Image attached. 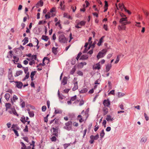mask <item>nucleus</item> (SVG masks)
I'll use <instances>...</instances> for the list:
<instances>
[{
	"label": "nucleus",
	"mask_w": 149,
	"mask_h": 149,
	"mask_svg": "<svg viewBox=\"0 0 149 149\" xmlns=\"http://www.w3.org/2000/svg\"><path fill=\"white\" fill-rule=\"evenodd\" d=\"M55 15H51V13L48 12L47 14H46L45 15V17L46 19L49 18Z\"/></svg>",
	"instance_id": "nucleus-18"
},
{
	"label": "nucleus",
	"mask_w": 149,
	"mask_h": 149,
	"mask_svg": "<svg viewBox=\"0 0 149 149\" xmlns=\"http://www.w3.org/2000/svg\"><path fill=\"white\" fill-rule=\"evenodd\" d=\"M16 84V86L18 88H22L23 84L20 81H16L15 82Z\"/></svg>",
	"instance_id": "nucleus-9"
},
{
	"label": "nucleus",
	"mask_w": 149,
	"mask_h": 149,
	"mask_svg": "<svg viewBox=\"0 0 149 149\" xmlns=\"http://www.w3.org/2000/svg\"><path fill=\"white\" fill-rule=\"evenodd\" d=\"M10 95L9 93H7L5 95V97L7 100L8 101L10 97Z\"/></svg>",
	"instance_id": "nucleus-21"
},
{
	"label": "nucleus",
	"mask_w": 149,
	"mask_h": 149,
	"mask_svg": "<svg viewBox=\"0 0 149 149\" xmlns=\"http://www.w3.org/2000/svg\"><path fill=\"white\" fill-rule=\"evenodd\" d=\"M55 9L54 8H53L52 9H51L50 10V12H49V13H51V15H55L54 14L53 12L55 11Z\"/></svg>",
	"instance_id": "nucleus-42"
},
{
	"label": "nucleus",
	"mask_w": 149,
	"mask_h": 149,
	"mask_svg": "<svg viewBox=\"0 0 149 149\" xmlns=\"http://www.w3.org/2000/svg\"><path fill=\"white\" fill-rule=\"evenodd\" d=\"M77 117L79 120V122L80 123H81L83 121V120L82 118V116L81 115H79Z\"/></svg>",
	"instance_id": "nucleus-31"
},
{
	"label": "nucleus",
	"mask_w": 149,
	"mask_h": 149,
	"mask_svg": "<svg viewBox=\"0 0 149 149\" xmlns=\"http://www.w3.org/2000/svg\"><path fill=\"white\" fill-rule=\"evenodd\" d=\"M76 70V69L74 67V68H73L70 71V74H73L75 72Z\"/></svg>",
	"instance_id": "nucleus-38"
},
{
	"label": "nucleus",
	"mask_w": 149,
	"mask_h": 149,
	"mask_svg": "<svg viewBox=\"0 0 149 149\" xmlns=\"http://www.w3.org/2000/svg\"><path fill=\"white\" fill-rule=\"evenodd\" d=\"M53 132L54 133L53 135H54L56 136H57L58 134V130L56 128L54 127L53 128Z\"/></svg>",
	"instance_id": "nucleus-14"
},
{
	"label": "nucleus",
	"mask_w": 149,
	"mask_h": 149,
	"mask_svg": "<svg viewBox=\"0 0 149 149\" xmlns=\"http://www.w3.org/2000/svg\"><path fill=\"white\" fill-rule=\"evenodd\" d=\"M77 78L75 77L74 79V86L72 88V90L75 91L78 88L77 82Z\"/></svg>",
	"instance_id": "nucleus-8"
},
{
	"label": "nucleus",
	"mask_w": 149,
	"mask_h": 149,
	"mask_svg": "<svg viewBox=\"0 0 149 149\" xmlns=\"http://www.w3.org/2000/svg\"><path fill=\"white\" fill-rule=\"evenodd\" d=\"M93 69H100V64L99 63H98L94 65L93 66Z\"/></svg>",
	"instance_id": "nucleus-11"
},
{
	"label": "nucleus",
	"mask_w": 149,
	"mask_h": 149,
	"mask_svg": "<svg viewBox=\"0 0 149 149\" xmlns=\"http://www.w3.org/2000/svg\"><path fill=\"white\" fill-rule=\"evenodd\" d=\"M124 9L125 11V12H127L128 14H131V12L129 10H127V9H126L125 8H124Z\"/></svg>",
	"instance_id": "nucleus-58"
},
{
	"label": "nucleus",
	"mask_w": 149,
	"mask_h": 149,
	"mask_svg": "<svg viewBox=\"0 0 149 149\" xmlns=\"http://www.w3.org/2000/svg\"><path fill=\"white\" fill-rule=\"evenodd\" d=\"M114 90H112L109 93L108 95H109L110 94H111L114 95L115 94L114 93Z\"/></svg>",
	"instance_id": "nucleus-56"
},
{
	"label": "nucleus",
	"mask_w": 149,
	"mask_h": 149,
	"mask_svg": "<svg viewBox=\"0 0 149 149\" xmlns=\"http://www.w3.org/2000/svg\"><path fill=\"white\" fill-rule=\"evenodd\" d=\"M36 73V71H34L32 72L31 74V80L33 81V77L34 75H35V74Z\"/></svg>",
	"instance_id": "nucleus-20"
},
{
	"label": "nucleus",
	"mask_w": 149,
	"mask_h": 149,
	"mask_svg": "<svg viewBox=\"0 0 149 149\" xmlns=\"http://www.w3.org/2000/svg\"><path fill=\"white\" fill-rule=\"evenodd\" d=\"M26 74L25 75V76L24 78L22 80L23 81H24L26 79H28L29 77V73H27V74Z\"/></svg>",
	"instance_id": "nucleus-37"
},
{
	"label": "nucleus",
	"mask_w": 149,
	"mask_h": 149,
	"mask_svg": "<svg viewBox=\"0 0 149 149\" xmlns=\"http://www.w3.org/2000/svg\"><path fill=\"white\" fill-rule=\"evenodd\" d=\"M22 73H23V72L22 71L20 70V71H17L16 73L15 76V77L18 76L19 75L22 74Z\"/></svg>",
	"instance_id": "nucleus-23"
},
{
	"label": "nucleus",
	"mask_w": 149,
	"mask_h": 149,
	"mask_svg": "<svg viewBox=\"0 0 149 149\" xmlns=\"http://www.w3.org/2000/svg\"><path fill=\"white\" fill-rule=\"evenodd\" d=\"M4 72V69L3 68H0V76H3V75Z\"/></svg>",
	"instance_id": "nucleus-24"
},
{
	"label": "nucleus",
	"mask_w": 149,
	"mask_h": 149,
	"mask_svg": "<svg viewBox=\"0 0 149 149\" xmlns=\"http://www.w3.org/2000/svg\"><path fill=\"white\" fill-rule=\"evenodd\" d=\"M88 91V90L86 88H84L80 91V92L81 93H85L86 92Z\"/></svg>",
	"instance_id": "nucleus-30"
},
{
	"label": "nucleus",
	"mask_w": 149,
	"mask_h": 149,
	"mask_svg": "<svg viewBox=\"0 0 149 149\" xmlns=\"http://www.w3.org/2000/svg\"><path fill=\"white\" fill-rule=\"evenodd\" d=\"M120 60V57L118 56H117L116 60L115 61V63L116 64L118 63L119 62Z\"/></svg>",
	"instance_id": "nucleus-47"
},
{
	"label": "nucleus",
	"mask_w": 149,
	"mask_h": 149,
	"mask_svg": "<svg viewBox=\"0 0 149 149\" xmlns=\"http://www.w3.org/2000/svg\"><path fill=\"white\" fill-rule=\"evenodd\" d=\"M118 6L119 8L121 9H122L123 8H125L123 4H121L120 3L118 4Z\"/></svg>",
	"instance_id": "nucleus-41"
},
{
	"label": "nucleus",
	"mask_w": 149,
	"mask_h": 149,
	"mask_svg": "<svg viewBox=\"0 0 149 149\" xmlns=\"http://www.w3.org/2000/svg\"><path fill=\"white\" fill-rule=\"evenodd\" d=\"M84 103V101L82 100H81L80 102L79 103V105L80 106H81L83 105Z\"/></svg>",
	"instance_id": "nucleus-54"
},
{
	"label": "nucleus",
	"mask_w": 149,
	"mask_h": 149,
	"mask_svg": "<svg viewBox=\"0 0 149 149\" xmlns=\"http://www.w3.org/2000/svg\"><path fill=\"white\" fill-rule=\"evenodd\" d=\"M111 116L110 115L107 116V117L106 118V120L107 121H109L111 120Z\"/></svg>",
	"instance_id": "nucleus-39"
},
{
	"label": "nucleus",
	"mask_w": 149,
	"mask_h": 149,
	"mask_svg": "<svg viewBox=\"0 0 149 149\" xmlns=\"http://www.w3.org/2000/svg\"><path fill=\"white\" fill-rule=\"evenodd\" d=\"M17 99H18V98L17 97V96L15 95H14L13 97V100L14 101H15V100H17Z\"/></svg>",
	"instance_id": "nucleus-57"
},
{
	"label": "nucleus",
	"mask_w": 149,
	"mask_h": 149,
	"mask_svg": "<svg viewBox=\"0 0 149 149\" xmlns=\"http://www.w3.org/2000/svg\"><path fill=\"white\" fill-rule=\"evenodd\" d=\"M119 29L124 30L125 29V27L119 26Z\"/></svg>",
	"instance_id": "nucleus-53"
},
{
	"label": "nucleus",
	"mask_w": 149,
	"mask_h": 149,
	"mask_svg": "<svg viewBox=\"0 0 149 149\" xmlns=\"http://www.w3.org/2000/svg\"><path fill=\"white\" fill-rule=\"evenodd\" d=\"M23 68L24 69V72L25 74L29 73V72H28L29 69L28 67L24 68Z\"/></svg>",
	"instance_id": "nucleus-40"
},
{
	"label": "nucleus",
	"mask_w": 149,
	"mask_h": 149,
	"mask_svg": "<svg viewBox=\"0 0 149 149\" xmlns=\"http://www.w3.org/2000/svg\"><path fill=\"white\" fill-rule=\"evenodd\" d=\"M111 130V128L110 127H108L106 129V131L107 132H109Z\"/></svg>",
	"instance_id": "nucleus-64"
},
{
	"label": "nucleus",
	"mask_w": 149,
	"mask_h": 149,
	"mask_svg": "<svg viewBox=\"0 0 149 149\" xmlns=\"http://www.w3.org/2000/svg\"><path fill=\"white\" fill-rule=\"evenodd\" d=\"M85 24L86 22L84 21H81L80 22L78 23V24H79L81 26L84 25Z\"/></svg>",
	"instance_id": "nucleus-28"
},
{
	"label": "nucleus",
	"mask_w": 149,
	"mask_h": 149,
	"mask_svg": "<svg viewBox=\"0 0 149 149\" xmlns=\"http://www.w3.org/2000/svg\"><path fill=\"white\" fill-rule=\"evenodd\" d=\"M53 52L55 54H56L57 53V48L53 47L52 49Z\"/></svg>",
	"instance_id": "nucleus-32"
},
{
	"label": "nucleus",
	"mask_w": 149,
	"mask_h": 149,
	"mask_svg": "<svg viewBox=\"0 0 149 149\" xmlns=\"http://www.w3.org/2000/svg\"><path fill=\"white\" fill-rule=\"evenodd\" d=\"M22 41H24L23 45H24L27 43L29 41L28 38L27 37H25L24 39Z\"/></svg>",
	"instance_id": "nucleus-22"
},
{
	"label": "nucleus",
	"mask_w": 149,
	"mask_h": 149,
	"mask_svg": "<svg viewBox=\"0 0 149 149\" xmlns=\"http://www.w3.org/2000/svg\"><path fill=\"white\" fill-rule=\"evenodd\" d=\"M107 50L106 49H103L102 51L100 52L97 55V57L98 59L100 58L103 57L106 54Z\"/></svg>",
	"instance_id": "nucleus-2"
},
{
	"label": "nucleus",
	"mask_w": 149,
	"mask_h": 149,
	"mask_svg": "<svg viewBox=\"0 0 149 149\" xmlns=\"http://www.w3.org/2000/svg\"><path fill=\"white\" fill-rule=\"evenodd\" d=\"M105 2V6H104V8H107V7H108V4L107 1H104Z\"/></svg>",
	"instance_id": "nucleus-60"
},
{
	"label": "nucleus",
	"mask_w": 149,
	"mask_h": 149,
	"mask_svg": "<svg viewBox=\"0 0 149 149\" xmlns=\"http://www.w3.org/2000/svg\"><path fill=\"white\" fill-rule=\"evenodd\" d=\"M96 42L95 41H94L93 43L91 45H89V46L91 47L92 49H93L95 47V45L96 44Z\"/></svg>",
	"instance_id": "nucleus-34"
},
{
	"label": "nucleus",
	"mask_w": 149,
	"mask_h": 149,
	"mask_svg": "<svg viewBox=\"0 0 149 149\" xmlns=\"http://www.w3.org/2000/svg\"><path fill=\"white\" fill-rule=\"evenodd\" d=\"M21 143L22 145V149H25L26 148V146L25 145L23 142H21Z\"/></svg>",
	"instance_id": "nucleus-45"
},
{
	"label": "nucleus",
	"mask_w": 149,
	"mask_h": 149,
	"mask_svg": "<svg viewBox=\"0 0 149 149\" xmlns=\"http://www.w3.org/2000/svg\"><path fill=\"white\" fill-rule=\"evenodd\" d=\"M58 40L61 43H65L67 42V40L63 34L60 35L59 36Z\"/></svg>",
	"instance_id": "nucleus-3"
},
{
	"label": "nucleus",
	"mask_w": 149,
	"mask_h": 149,
	"mask_svg": "<svg viewBox=\"0 0 149 149\" xmlns=\"http://www.w3.org/2000/svg\"><path fill=\"white\" fill-rule=\"evenodd\" d=\"M20 120L23 123H25L27 121L26 120L25 118L24 117H21Z\"/></svg>",
	"instance_id": "nucleus-35"
},
{
	"label": "nucleus",
	"mask_w": 149,
	"mask_h": 149,
	"mask_svg": "<svg viewBox=\"0 0 149 149\" xmlns=\"http://www.w3.org/2000/svg\"><path fill=\"white\" fill-rule=\"evenodd\" d=\"M144 116L146 120L147 121L148 120H149V118L146 114L145 113H144Z\"/></svg>",
	"instance_id": "nucleus-55"
},
{
	"label": "nucleus",
	"mask_w": 149,
	"mask_h": 149,
	"mask_svg": "<svg viewBox=\"0 0 149 149\" xmlns=\"http://www.w3.org/2000/svg\"><path fill=\"white\" fill-rule=\"evenodd\" d=\"M125 94L124 93L118 92V96L119 97H121L124 96Z\"/></svg>",
	"instance_id": "nucleus-27"
},
{
	"label": "nucleus",
	"mask_w": 149,
	"mask_h": 149,
	"mask_svg": "<svg viewBox=\"0 0 149 149\" xmlns=\"http://www.w3.org/2000/svg\"><path fill=\"white\" fill-rule=\"evenodd\" d=\"M13 130L14 132L15 133L17 136H19V134L18 133L17 131L15 129H13Z\"/></svg>",
	"instance_id": "nucleus-50"
},
{
	"label": "nucleus",
	"mask_w": 149,
	"mask_h": 149,
	"mask_svg": "<svg viewBox=\"0 0 149 149\" xmlns=\"http://www.w3.org/2000/svg\"><path fill=\"white\" fill-rule=\"evenodd\" d=\"M104 113L103 115H105L107 114L108 112V109L105 107H104L103 109Z\"/></svg>",
	"instance_id": "nucleus-15"
},
{
	"label": "nucleus",
	"mask_w": 149,
	"mask_h": 149,
	"mask_svg": "<svg viewBox=\"0 0 149 149\" xmlns=\"http://www.w3.org/2000/svg\"><path fill=\"white\" fill-rule=\"evenodd\" d=\"M46 109V107L45 106H43L42 107V111H45Z\"/></svg>",
	"instance_id": "nucleus-51"
},
{
	"label": "nucleus",
	"mask_w": 149,
	"mask_h": 149,
	"mask_svg": "<svg viewBox=\"0 0 149 149\" xmlns=\"http://www.w3.org/2000/svg\"><path fill=\"white\" fill-rule=\"evenodd\" d=\"M72 123L71 121H68L65 124V126L63 127V128L68 131L70 130L72 128Z\"/></svg>",
	"instance_id": "nucleus-4"
},
{
	"label": "nucleus",
	"mask_w": 149,
	"mask_h": 149,
	"mask_svg": "<svg viewBox=\"0 0 149 149\" xmlns=\"http://www.w3.org/2000/svg\"><path fill=\"white\" fill-rule=\"evenodd\" d=\"M35 62L34 61V60H32V61L29 62V64L30 65H33V64H35Z\"/></svg>",
	"instance_id": "nucleus-59"
},
{
	"label": "nucleus",
	"mask_w": 149,
	"mask_h": 149,
	"mask_svg": "<svg viewBox=\"0 0 149 149\" xmlns=\"http://www.w3.org/2000/svg\"><path fill=\"white\" fill-rule=\"evenodd\" d=\"M21 107L22 108L24 107L25 106V103L24 102H22L21 104Z\"/></svg>",
	"instance_id": "nucleus-62"
},
{
	"label": "nucleus",
	"mask_w": 149,
	"mask_h": 149,
	"mask_svg": "<svg viewBox=\"0 0 149 149\" xmlns=\"http://www.w3.org/2000/svg\"><path fill=\"white\" fill-rule=\"evenodd\" d=\"M47 59V57H45L43 60L42 63H40L38 65H37V67H39V68L37 69V70L38 71H40L42 69V66H44L45 65V64L44 63V61L45 59Z\"/></svg>",
	"instance_id": "nucleus-7"
},
{
	"label": "nucleus",
	"mask_w": 149,
	"mask_h": 149,
	"mask_svg": "<svg viewBox=\"0 0 149 149\" xmlns=\"http://www.w3.org/2000/svg\"><path fill=\"white\" fill-rule=\"evenodd\" d=\"M104 134H105V133L104 132V130H102V132L100 133V135L101 138H103L104 135Z\"/></svg>",
	"instance_id": "nucleus-33"
},
{
	"label": "nucleus",
	"mask_w": 149,
	"mask_h": 149,
	"mask_svg": "<svg viewBox=\"0 0 149 149\" xmlns=\"http://www.w3.org/2000/svg\"><path fill=\"white\" fill-rule=\"evenodd\" d=\"M67 78L66 77L63 78L62 81V83L63 85H65L67 83Z\"/></svg>",
	"instance_id": "nucleus-16"
},
{
	"label": "nucleus",
	"mask_w": 149,
	"mask_h": 149,
	"mask_svg": "<svg viewBox=\"0 0 149 149\" xmlns=\"http://www.w3.org/2000/svg\"><path fill=\"white\" fill-rule=\"evenodd\" d=\"M29 116L30 117H33L34 116V114L33 112L31 111H29Z\"/></svg>",
	"instance_id": "nucleus-36"
},
{
	"label": "nucleus",
	"mask_w": 149,
	"mask_h": 149,
	"mask_svg": "<svg viewBox=\"0 0 149 149\" xmlns=\"http://www.w3.org/2000/svg\"><path fill=\"white\" fill-rule=\"evenodd\" d=\"M88 58V56L87 55H82L80 59L83 60H86Z\"/></svg>",
	"instance_id": "nucleus-17"
},
{
	"label": "nucleus",
	"mask_w": 149,
	"mask_h": 149,
	"mask_svg": "<svg viewBox=\"0 0 149 149\" xmlns=\"http://www.w3.org/2000/svg\"><path fill=\"white\" fill-rule=\"evenodd\" d=\"M104 36H103L100 39L99 42L97 44V45L98 46H100L101 45L102 43L103 42V40H104Z\"/></svg>",
	"instance_id": "nucleus-13"
},
{
	"label": "nucleus",
	"mask_w": 149,
	"mask_h": 149,
	"mask_svg": "<svg viewBox=\"0 0 149 149\" xmlns=\"http://www.w3.org/2000/svg\"><path fill=\"white\" fill-rule=\"evenodd\" d=\"M103 104L105 106L109 107L110 104V101L107 100H104L103 102Z\"/></svg>",
	"instance_id": "nucleus-10"
},
{
	"label": "nucleus",
	"mask_w": 149,
	"mask_h": 149,
	"mask_svg": "<svg viewBox=\"0 0 149 149\" xmlns=\"http://www.w3.org/2000/svg\"><path fill=\"white\" fill-rule=\"evenodd\" d=\"M42 39L45 41H47L49 39L48 37L46 36L43 35L42 37Z\"/></svg>",
	"instance_id": "nucleus-25"
},
{
	"label": "nucleus",
	"mask_w": 149,
	"mask_h": 149,
	"mask_svg": "<svg viewBox=\"0 0 149 149\" xmlns=\"http://www.w3.org/2000/svg\"><path fill=\"white\" fill-rule=\"evenodd\" d=\"M32 58L35 60H36L37 58L36 56V55H32Z\"/></svg>",
	"instance_id": "nucleus-61"
},
{
	"label": "nucleus",
	"mask_w": 149,
	"mask_h": 149,
	"mask_svg": "<svg viewBox=\"0 0 149 149\" xmlns=\"http://www.w3.org/2000/svg\"><path fill=\"white\" fill-rule=\"evenodd\" d=\"M111 67V64L107 65L106 66V71L107 72H108L110 70Z\"/></svg>",
	"instance_id": "nucleus-19"
},
{
	"label": "nucleus",
	"mask_w": 149,
	"mask_h": 149,
	"mask_svg": "<svg viewBox=\"0 0 149 149\" xmlns=\"http://www.w3.org/2000/svg\"><path fill=\"white\" fill-rule=\"evenodd\" d=\"M92 37H90L88 39V42L89 45H91L92 43V42L91 41L92 40Z\"/></svg>",
	"instance_id": "nucleus-49"
},
{
	"label": "nucleus",
	"mask_w": 149,
	"mask_h": 149,
	"mask_svg": "<svg viewBox=\"0 0 149 149\" xmlns=\"http://www.w3.org/2000/svg\"><path fill=\"white\" fill-rule=\"evenodd\" d=\"M13 58L14 59V60H13L14 63H15V62L17 63L18 62L19 59V58L18 57L16 56H13Z\"/></svg>",
	"instance_id": "nucleus-29"
},
{
	"label": "nucleus",
	"mask_w": 149,
	"mask_h": 149,
	"mask_svg": "<svg viewBox=\"0 0 149 149\" xmlns=\"http://www.w3.org/2000/svg\"><path fill=\"white\" fill-rule=\"evenodd\" d=\"M99 137V135L97 134L95 136L92 135L90 136V138L91 140L89 141V142L91 144H92L94 143V140H97Z\"/></svg>",
	"instance_id": "nucleus-5"
},
{
	"label": "nucleus",
	"mask_w": 149,
	"mask_h": 149,
	"mask_svg": "<svg viewBox=\"0 0 149 149\" xmlns=\"http://www.w3.org/2000/svg\"><path fill=\"white\" fill-rule=\"evenodd\" d=\"M143 12L144 13L146 16L149 15V13L147 11L143 10Z\"/></svg>",
	"instance_id": "nucleus-52"
},
{
	"label": "nucleus",
	"mask_w": 149,
	"mask_h": 149,
	"mask_svg": "<svg viewBox=\"0 0 149 149\" xmlns=\"http://www.w3.org/2000/svg\"><path fill=\"white\" fill-rule=\"evenodd\" d=\"M90 47L89 46L87 48V47H85V49L84 50L83 52V53H86V52H87V51L88 50V49H89L90 48Z\"/></svg>",
	"instance_id": "nucleus-43"
},
{
	"label": "nucleus",
	"mask_w": 149,
	"mask_h": 149,
	"mask_svg": "<svg viewBox=\"0 0 149 149\" xmlns=\"http://www.w3.org/2000/svg\"><path fill=\"white\" fill-rule=\"evenodd\" d=\"M119 22L122 25H126L128 23L127 18L126 17L122 18L120 19Z\"/></svg>",
	"instance_id": "nucleus-6"
},
{
	"label": "nucleus",
	"mask_w": 149,
	"mask_h": 149,
	"mask_svg": "<svg viewBox=\"0 0 149 149\" xmlns=\"http://www.w3.org/2000/svg\"><path fill=\"white\" fill-rule=\"evenodd\" d=\"M81 54L82 53L81 52H80L78 54L76 58V59L77 60H78L79 58L81 55Z\"/></svg>",
	"instance_id": "nucleus-48"
},
{
	"label": "nucleus",
	"mask_w": 149,
	"mask_h": 149,
	"mask_svg": "<svg viewBox=\"0 0 149 149\" xmlns=\"http://www.w3.org/2000/svg\"><path fill=\"white\" fill-rule=\"evenodd\" d=\"M8 77L9 79L10 80V82H11L13 81V76L11 72H10L8 74Z\"/></svg>",
	"instance_id": "nucleus-12"
},
{
	"label": "nucleus",
	"mask_w": 149,
	"mask_h": 149,
	"mask_svg": "<svg viewBox=\"0 0 149 149\" xmlns=\"http://www.w3.org/2000/svg\"><path fill=\"white\" fill-rule=\"evenodd\" d=\"M6 111L10 114L18 116L19 115L17 112L14 108H12V105L10 103L5 104Z\"/></svg>",
	"instance_id": "nucleus-1"
},
{
	"label": "nucleus",
	"mask_w": 149,
	"mask_h": 149,
	"mask_svg": "<svg viewBox=\"0 0 149 149\" xmlns=\"http://www.w3.org/2000/svg\"><path fill=\"white\" fill-rule=\"evenodd\" d=\"M103 28L105 29L106 31H107V26L106 25L104 24L103 26Z\"/></svg>",
	"instance_id": "nucleus-63"
},
{
	"label": "nucleus",
	"mask_w": 149,
	"mask_h": 149,
	"mask_svg": "<svg viewBox=\"0 0 149 149\" xmlns=\"http://www.w3.org/2000/svg\"><path fill=\"white\" fill-rule=\"evenodd\" d=\"M147 140V138L146 137H144L142 138L141 140V142L142 143H144L146 142Z\"/></svg>",
	"instance_id": "nucleus-26"
},
{
	"label": "nucleus",
	"mask_w": 149,
	"mask_h": 149,
	"mask_svg": "<svg viewBox=\"0 0 149 149\" xmlns=\"http://www.w3.org/2000/svg\"><path fill=\"white\" fill-rule=\"evenodd\" d=\"M51 139L52 141H55L56 140V138L55 136H53L51 138Z\"/></svg>",
	"instance_id": "nucleus-44"
},
{
	"label": "nucleus",
	"mask_w": 149,
	"mask_h": 149,
	"mask_svg": "<svg viewBox=\"0 0 149 149\" xmlns=\"http://www.w3.org/2000/svg\"><path fill=\"white\" fill-rule=\"evenodd\" d=\"M77 98V96L76 95H75L72 97L70 99L72 101H73L74 100H75Z\"/></svg>",
	"instance_id": "nucleus-46"
}]
</instances>
